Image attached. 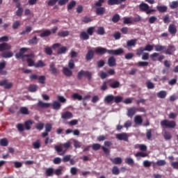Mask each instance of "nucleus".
Masks as SVG:
<instances>
[{"instance_id": "f257e3e1", "label": "nucleus", "mask_w": 178, "mask_h": 178, "mask_svg": "<svg viewBox=\"0 0 178 178\" xmlns=\"http://www.w3.org/2000/svg\"><path fill=\"white\" fill-rule=\"evenodd\" d=\"M29 51V48L22 47L19 49V51L15 54L16 59H23V58H27L26 62L28 63V66L31 67L33 66H35V63H34L33 58H35L34 54H24L26 52Z\"/></svg>"}, {"instance_id": "f03ea898", "label": "nucleus", "mask_w": 178, "mask_h": 178, "mask_svg": "<svg viewBox=\"0 0 178 178\" xmlns=\"http://www.w3.org/2000/svg\"><path fill=\"white\" fill-rule=\"evenodd\" d=\"M95 53L97 54V55H105V54L107 53L109 55H115L117 56H119L122 54H124V50H123L122 48H119L115 50H113V49L108 50L106 48L97 47L95 49Z\"/></svg>"}, {"instance_id": "7ed1b4c3", "label": "nucleus", "mask_w": 178, "mask_h": 178, "mask_svg": "<svg viewBox=\"0 0 178 178\" xmlns=\"http://www.w3.org/2000/svg\"><path fill=\"white\" fill-rule=\"evenodd\" d=\"M154 49L157 52H165V55H173L176 51V47L173 44H170L166 49V46L156 44L154 45Z\"/></svg>"}, {"instance_id": "20e7f679", "label": "nucleus", "mask_w": 178, "mask_h": 178, "mask_svg": "<svg viewBox=\"0 0 178 178\" xmlns=\"http://www.w3.org/2000/svg\"><path fill=\"white\" fill-rule=\"evenodd\" d=\"M70 147H72V143L68 141L65 143H60L58 145H55L54 149L58 155L62 156L67 152V149H69Z\"/></svg>"}, {"instance_id": "39448f33", "label": "nucleus", "mask_w": 178, "mask_h": 178, "mask_svg": "<svg viewBox=\"0 0 178 178\" xmlns=\"http://www.w3.org/2000/svg\"><path fill=\"white\" fill-rule=\"evenodd\" d=\"M34 124V122L31 120H28L24 122V125L23 124H17V129L19 133H23L25 130H31V126Z\"/></svg>"}, {"instance_id": "423d86ee", "label": "nucleus", "mask_w": 178, "mask_h": 178, "mask_svg": "<svg viewBox=\"0 0 178 178\" xmlns=\"http://www.w3.org/2000/svg\"><path fill=\"white\" fill-rule=\"evenodd\" d=\"M83 77H86L88 81H90L91 79H92V73H91L90 71L81 70L78 72L76 79L77 80H83Z\"/></svg>"}, {"instance_id": "0eeeda50", "label": "nucleus", "mask_w": 178, "mask_h": 178, "mask_svg": "<svg viewBox=\"0 0 178 178\" xmlns=\"http://www.w3.org/2000/svg\"><path fill=\"white\" fill-rule=\"evenodd\" d=\"M161 126L163 129H175L176 127V121L163 120L161 122Z\"/></svg>"}, {"instance_id": "6e6552de", "label": "nucleus", "mask_w": 178, "mask_h": 178, "mask_svg": "<svg viewBox=\"0 0 178 178\" xmlns=\"http://www.w3.org/2000/svg\"><path fill=\"white\" fill-rule=\"evenodd\" d=\"M139 8L141 12H145L146 15H151V13L156 12L155 9H149V6L145 3H141L139 5Z\"/></svg>"}, {"instance_id": "1a4fd4ad", "label": "nucleus", "mask_w": 178, "mask_h": 178, "mask_svg": "<svg viewBox=\"0 0 178 178\" xmlns=\"http://www.w3.org/2000/svg\"><path fill=\"white\" fill-rule=\"evenodd\" d=\"M137 112H143V110H140V108H138L137 107H131L127 109V117L131 118L132 116H134L135 113H137Z\"/></svg>"}, {"instance_id": "9d476101", "label": "nucleus", "mask_w": 178, "mask_h": 178, "mask_svg": "<svg viewBox=\"0 0 178 178\" xmlns=\"http://www.w3.org/2000/svg\"><path fill=\"white\" fill-rule=\"evenodd\" d=\"M44 129H45L44 132L42 133V137L43 138H45V137H47V136H48V134L51 133V131H52V124L47 123L44 125Z\"/></svg>"}, {"instance_id": "9b49d317", "label": "nucleus", "mask_w": 178, "mask_h": 178, "mask_svg": "<svg viewBox=\"0 0 178 178\" xmlns=\"http://www.w3.org/2000/svg\"><path fill=\"white\" fill-rule=\"evenodd\" d=\"M1 87H4L5 90H10L13 87V83H8V79L0 81Z\"/></svg>"}, {"instance_id": "f8f14e48", "label": "nucleus", "mask_w": 178, "mask_h": 178, "mask_svg": "<svg viewBox=\"0 0 178 178\" xmlns=\"http://www.w3.org/2000/svg\"><path fill=\"white\" fill-rule=\"evenodd\" d=\"M116 138L120 140V141H129V136L126 133L117 134Z\"/></svg>"}, {"instance_id": "ddd939ff", "label": "nucleus", "mask_w": 178, "mask_h": 178, "mask_svg": "<svg viewBox=\"0 0 178 178\" xmlns=\"http://www.w3.org/2000/svg\"><path fill=\"white\" fill-rule=\"evenodd\" d=\"M12 49V46L10 44L3 42L0 44V52H3L4 51H9Z\"/></svg>"}, {"instance_id": "4468645a", "label": "nucleus", "mask_w": 178, "mask_h": 178, "mask_svg": "<svg viewBox=\"0 0 178 178\" xmlns=\"http://www.w3.org/2000/svg\"><path fill=\"white\" fill-rule=\"evenodd\" d=\"M107 65L109 66V67H114V66H116L117 63L115 56H112L108 58Z\"/></svg>"}, {"instance_id": "2eb2a0df", "label": "nucleus", "mask_w": 178, "mask_h": 178, "mask_svg": "<svg viewBox=\"0 0 178 178\" xmlns=\"http://www.w3.org/2000/svg\"><path fill=\"white\" fill-rule=\"evenodd\" d=\"M168 32L171 35H176V33H177V28L175 25V24H170L168 26Z\"/></svg>"}, {"instance_id": "dca6fc26", "label": "nucleus", "mask_w": 178, "mask_h": 178, "mask_svg": "<svg viewBox=\"0 0 178 178\" xmlns=\"http://www.w3.org/2000/svg\"><path fill=\"white\" fill-rule=\"evenodd\" d=\"M63 73L64 76H66V77H72L73 76V71L67 67H64L63 68Z\"/></svg>"}, {"instance_id": "f3484780", "label": "nucleus", "mask_w": 178, "mask_h": 178, "mask_svg": "<svg viewBox=\"0 0 178 178\" xmlns=\"http://www.w3.org/2000/svg\"><path fill=\"white\" fill-rule=\"evenodd\" d=\"M72 118H73V113L70 111H65L61 114V119L64 120L72 119Z\"/></svg>"}, {"instance_id": "a211bd4d", "label": "nucleus", "mask_w": 178, "mask_h": 178, "mask_svg": "<svg viewBox=\"0 0 178 178\" xmlns=\"http://www.w3.org/2000/svg\"><path fill=\"white\" fill-rule=\"evenodd\" d=\"M134 122L137 126L143 124V117L140 115H136L134 118Z\"/></svg>"}, {"instance_id": "6ab92c4d", "label": "nucleus", "mask_w": 178, "mask_h": 178, "mask_svg": "<svg viewBox=\"0 0 178 178\" xmlns=\"http://www.w3.org/2000/svg\"><path fill=\"white\" fill-rule=\"evenodd\" d=\"M37 106L38 108H41L42 109H45L47 108H49V106H51V104L45 103L41 100H39L38 102L37 103Z\"/></svg>"}, {"instance_id": "aec40b11", "label": "nucleus", "mask_w": 178, "mask_h": 178, "mask_svg": "<svg viewBox=\"0 0 178 178\" xmlns=\"http://www.w3.org/2000/svg\"><path fill=\"white\" fill-rule=\"evenodd\" d=\"M137 45V39H131L127 42V48L130 49L131 47H136Z\"/></svg>"}, {"instance_id": "412c9836", "label": "nucleus", "mask_w": 178, "mask_h": 178, "mask_svg": "<svg viewBox=\"0 0 178 178\" xmlns=\"http://www.w3.org/2000/svg\"><path fill=\"white\" fill-rule=\"evenodd\" d=\"M1 56L4 59H8L13 56V52L9 51H3V53H1Z\"/></svg>"}, {"instance_id": "4be33fe9", "label": "nucleus", "mask_w": 178, "mask_h": 178, "mask_svg": "<svg viewBox=\"0 0 178 178\" xmlns=\"http://www.w3.org/2000/svg\"><path fill=\"white\" fill-rule=\"evenodd\" d=\"M105 12H106L105 7H97L96 8V15H97V16H102Z\"/></svg>"}, {"instance_id": "5701e85b", "label": "nucleus", "mask_w": 178, "mask_h": 178, "mask_svg": "<svg viewBox=\"0 0 178 178\" xmlns=\"http://www.w3.org/2000/svg\"><path fill=\"white\" fill-rule=\"evenodd\" d=\"M94 58V51L89 49L86 55V59L88 62Z\"/></svg>"}, {"instance_id": "b1692460", "label": "nucleus", "mask_w": 178, "mask_h": 178, "mask_svg": "<svg viewBox=\"0 0 178 178\" xmlns=\"http://www.w3.org/2000/svg\"><path fill=\"white\" fill-rule=\"evenodd\" d=\"M49 72H51V74H56L58 73V69L55 67V63H51L49 65Z\"/></svg>"}, {"instance_id": "393cba45", "label": "nucleus", "mask_w": 178, "mask_h": 178, "mask_svg": "<svg viewBox=\"0 0 178 178\" xmlns=\"http://www.w3.org/2000/svg\"><path fill=\"white\" fill-rule=\"evenodd\" d=\"M115 99V96L113 95H108L104 98V102L107 104H111L113 101Z\"/></svg>"}, {"instance_id": "a878e982", "label": "nucleus", "mask_w": 178, "mask_h": 178, "mask_svg": "<svg viewBox=\"0 0 178 178\" xmlns=\"http://www.w3.org/2000/svg\"><path fill=\"white\" fill-rule=\"evenodd\" d=\"M110 161L113 163V165H121L122 160L120 157H115L114 159H111Z\"/></svg>"}, {"instance_id": "bb28decb", "label": "nucleus", "mask_w": 178, "mask_h": 178, "mask_svg": "<svg viewBox=\"0 0 178 178\" xmlns=\"http://www.w3.org/2000/svg\"><path fill=\"white\" fill-rule=\"evenodd\" d=\"M109 87L113 89L119 88V87H120V82L118 81H115L114 82H112L109 84Z\"/></svg>"}, {"instance_id": "cd10ccee", "label": "nucleus", "mask_w": 178, "mask_h": 178, "mask_svg": "<svg viewBox=\"0 0 178 178\" xmlns=\"http://www.w3.org/2000/svg\"><path fill=\"white\" fill-rule=\"evenodd\" d=\"M164 139L166 141H168L169 140H172V134L170 131H165L163 134Z\"/></svg>"}, {"instance_id": "c85d7f7f", "label": "nucleus", "mask_w": 178, "mask_h": 178, "mask_svg": "<svg viewBox=\"0 0 178 178\" xmlns=\"http://www.w3.org/2000/svg\"><path fill=\"white\" fill-rule=\"evenodd\" d=\"M37 90H38V86H37L35 84L30 85L28 88V91H29V92H35Z\"/></svg>"}, {"instance_id": "c756f323", "label": "nucleus", "mask_w": 178, "mask_h": 178, "mask_svg": "<svg viewBox=\"0 0 178 178\" xmlns=\"http://www.w3.org/2000/svg\"><path fill=\"white\" fill-rule=\"evenodd\" d=\"M30 45H37L38 44V38L37 36L33 37L32 39L28 41Z\"/></svg>"}, {"instance_id": "7c9ffc66", "label": "nucleus", "mask_w": 178, "mask_h": 178, "mask_svg": "<svg viewBox=\"0 0 178 178\" xmlns=\"http://www.w3.org/2000/svg\"><path fill=\"white\" fill-rule=\"evenodd\" d=\"M156 9L160 13H165L168 10V7L166 6H159Z\"/></svg>"}, {"instance_id": "2f4dec72", "label": "nucleus", "mask_w": 178, "mask_h": 178, "mask_svg": "<svg viewBox=\"0 0 178 178\" xmlns=\"http://www.w3.org/2000/svg\"><path fill=\"white\" fill-rule=\"evenodd\" d=\"M165 165H166V161L158 160L156 163L153 164V166H165Z\"/></svg>"}, {"instance_id": "473e14b6", "label": "nucleus", "mask_w": 178, "mask_h": 178, "mask_svg": "<svg viewBox=\"0 0 178 178\" xmlns=\"http://www.w3.org/2000/svg\"><path fill=\"white\" fill-rule=\"evenodd\" d=\"M72 98L74 100H77V101H82L83 100V96H81V95H79V93H74L72 95Z\"/></svg>"}, {"instance_id": "72a5a7b5", "label": "nucleus", "mask_w": 178, "mask_h": 178, "mask_svg": "<svg viewBox=\"0 0 178 178\" xmlns=\"http://www.w3.org/2000/svg\"><path fill=\"white\" fill-rule=\"evenodd\" d=\"M67 51V47L63 46L57 50V54L58 55H62V54H66Z\"/></svg>"}, {"instance_id": "f704fd0d", "label": "nucleus", "mask_w": 178, "mask_h": 178, "mask_svg": "<svg viewBox=\"0 0 178 178\" xmlns=\"http://www.w3.org/2000/svg\"><path fill=\"white\" fill-rule=\"evenodd\" d=\"M32 145L35 149L41 148V140H37L35 142L32 143Z\"/></svg>"}, {"instance_id": "c9c22d12", "label": "nucleus", "mask_w": 178, "mask_h": 178, "mask_svg": "<svg viewBox=\"0 0 178 178\" xmlns=\"http://www.w3.org/2000/svg\"><path fill=\"white\" fill-rule=\"evenodd\" d=\"M166 95H167V93H166V91H165V90L159 91L157 93L158 98H161V99L166 98Z\"/></svg>"}, {"instance_id": "e433bc0d", "label": "nucleus", "mask_w": 178, "mask_h": 178, "mask_svg": "<svg viewBox=\"0 0 178 178\" xmlns=\"http://www.w3.org/2000/svg\"><path fill=\"white\" fill-rule=\"evenodd\" d=\"M61 104L58 101H54L52 104V108L53 109L58 111V109H60Z\"/></svg>"}, {"instance_id": "4c0bfd02", "label": "nucleus", "mask_w": 178, "mask_h": 178, "mask_svg": "<svg viewBox=\"0 0 178 178\" xmlns=\"http://www.w3.org/2000/svg\"><path fill=\"white\" fill-rule=\"evenodd\" d=\"M46 176H47L48 177H51V176H54V168H49L46 170Z\"/></svg>"}, {"instance_id": "58836bf2", "label": "nucleus", "mask_w": 178, "mask_h": 178, "mask_svg": "<svg viewBox=\"0 0 178 178\" xmlns=\"http://www.w3.org/2000/svg\"><path fill=\"white\" fill-rule=\"evenodd\" d=\"M51 32L49 30H46L44 31H43L42 33H40V37H41L42 38H44V37H49V35H51Z\"/></svg>"}, {"instance_id": "ea45409f", "label": "nucleus", "mask_w": 178, "mask_h": 178, "mask_svg": "<svg viewBox=\"0 0 178 178\" xmlns=\"http://www.w3.org/2000/svg\"><path fill=\"white\" fill-rule=\"evenodd\" d=\"M80 37H81V40H88L90 38L89 35L87 33L84 32V31L81 33Z\"/></svg>"}, {"instance_id": "a19ab883", "label": "nucleus", "mask_w": 178, "mask_h": 178, "mask_svg": "<svg viewBox=\"0 0 178 178\" xmlns=\"http://www.w3.org/2000/svg\"><path fill=\"white\" fill-rule=\"evenodd\" d=\"M8 144L9 142H8V139L2 138L0 140V145H1V147H8Z\"/></svg>"}, {"instance_id": "79ce46f5", "label": "nucleus", "mask_w": 178, "mask_h": 178, "mask_svg": "<svg viewBox=\"0 0 178 178\" xmlns=\"http://www.w3.org/2000/svg\"><path fill=\"white\" fill-rule=\"evenodd\" d=\"M58 37H67L69 35V31H63L61 32L58 33Z\"/></svg>"}, {"instance_id": "37998d69", "label": "nucleus", "mask_w": 178, "mask_h": 178, "mask_svg": "<svg viewBox=\"0 0 178 178\" xmlns=\"http://www.w3.org/2000/svg\"><path fill=\"white\" fill-rule=\"evenodd\" d=\"M45 67V63L41 60H39L36 63H35V67Z\"/></svg>"}, {"instance_id": "c03bdc74", "label": "nucleus", "mask_w": 178, "mask_h": 178, "mask_svg": "<svg viewBox=\"0 0 178 178\" xmlns=\"http://www.w3.org/2000/svg\"><path fill=\"white\" fill-rule=\"evenodd\" d=\"M112 173L115 176H118V175H120V170H119V168H118V166L113 167Z\"/></svg>"}, {"instance_id": "a18cd8bd", "label": "nucleus", "mask_w": 178, "mask_h": 178, "mask_svg": "<svg viewBox=\"0 0 178 178\" xmlns=\"http://www.w3.org/2000/svg\"><path fill=\"white\" fill-rule=\"evenodd\" d=\"M33 30V28L31 26H26V30L23 31L20 33V35H24V34H29L31 31Z\"/></svg>"}, {"instance_id": "49530a36", "label": "nucleus", "mask_w": 178, "mask_h": 178, "mask_svg": "<svg viewBox=\"0 0 178 178\" xmlns=\"http://www.w3.org/2000/svg\"><path fill=\"white\" fill-rule=\"evenodd\" d=\"M120 20V15L119 14H115L112 17V22L113 23H118Z\"/></svg>"}, {"instance_id": "de8ad7c7", "label": "nucleus", "mask_w": 178, "mask_h": 178, "mask_svg": "<svg viewBox=\"0 0 178 178\" xmlns=\"http://www.w3.org/2000/svg\"><path fill=\"white\" fill-rule=\"evenodd\" d=\"M99 76L102 80H104V79H106V77H108V73L104 71H100L99 72Z\"/></svg>"}, {"instance_id": "09e8293b", "label": "nucleus", "mask_w": 178, "mask_h": 178, "mask_svg": "<svg viewBox=\"0 0 178 178\" xmlns=\"http://www.w3.org/2000/svg\"><path fill=\"white\" fill-rule=\"evenodd\" d=\"M19 112L22 115H29V108H27V107H21L19 109Z\"/></svg>"}, {"instance_id": "8fccbe9b", "label": "nucleus", "mask_w": 178, "mask_h": 178, "mask_svg": "<svg viewBox=\"0 0 178 178\" xmlns=\"http://www.w3.org/2000/svg\"><path fill=\"white\" fill-rule=\"evenodd\" d=\"M97 34H98L99 35H104V34H105V29H104V27H99L97 31Z\"/></svg>"}, {"instance_id": "3c124183", "label": "nucleus", "mask_w": 178, "mask_h": 178, "mask_svg": "<svg viewBox=\"0 0 178 178\" xmlns=\"http://www.w3.org/2000/svg\"><path fill=\"white\" fill-rule=\"evenodd\" d=\"M146 87L148 88V90H152L155 88V85H154L152 82L148 81L146 82Z\"/></svg>"}, {"instance_id": "603ef678", "label": "nucleus", "mask_w": 178, "mask_h": 178, "mask_svg": "<svg viewBox=\"0 0 178 178\" xmlns=\"http://www.w3.org/2000/svg\"><path fill=\"white\" fill-rule=\"evenodd\" d=\"M35 129L37 130H39V131H41V130H44V123L39 122L36 124Z\"/></svg>"}, {"instance_id": "864d4df0", "label": "nucleus", "mask_w": 178, "mask_h": 178, "mask_svg": "<svg viewBox=\"0 0 178 178\" xmlns=\"http://www.w3.org/2000/svg\"><path fill=\"white\" fill-rule=\"evenodd\" d=\"M44 52L46 55H49V56H51L53 54L52 49L49 47H46L44 48Z\"/></svg>"}, {"instance_id": "5fc2aeb1", "label": "nucleus", "mask_w": 178, "mask_h": 178, "mask_svg": "<svg viewBox=\"0 0 178 178\" xmlns=\"http://www.w3.org/2000/svg\"><path fill=\"white\" fill-rule=\"evenodd\" d=\"M92 148L93 151H98L99 149H101V144L94 143L92 145Z\"/></svg>"}, {"instance_id": "6e6d98bb", "label": "nucleus", "mask_w": 178, "mask_h": 178, "mask_svg": "<svg viewBox=\"0 0 178 178\" xmlns=\"http://www.w3.org/2000/svg\"><path fill=\"white\" fill-rule=\"evenodd\" d=\"M74 6H76V1H72L70 2L67 5L68 10L73 9L74 8Z\"/></svg>"}, {"instance_id": "4d7b16f0", "label": "nucleus", "mask_w": 178, "mask_h": 178, "mask_svg": "<svg viewBox=\"0 0 178 178\" xmlns=\"http://www.w3.org/2000/svg\"><path fill=\"white\" fill-rule=\"evenodd\" d=\"M38 83H40V84H45V80H46L45 76H44V75L40 76L38 78Z\"/></svg>"}, {"instance_id": "13d9d810", "label": "nucleus", "mask_w": 178, "mask_h": 178, "mask_svg": "<svg viewBox=\"0 0 178 178\" xmlns=\"http://www.w3.org/2000/svg\"><path fill=\"white\" fill-rule=\"evenodd\" d=\"M144 51H145L144 49V47H140L139 49H136L137 56H141V55H143V54L144 53Z\"/></svg>"}, {"instance_id": "bf43d9fd", "label": "nucleus", "mask_w": 178, "mask_h": 178, "mask_svg": "<svg viewBox=\"0 0 178 178\" xmlns=\"http://www.w3.org/2000/svg\"><path fill=\"white\" fill-rule=\"evenodd\" d=\"M122 101L123 97L120 96H114V102H115V104H120V102H122Z\"/></svg>"}, {"instance_id": "052dcab7", "label": "nucleus", "mask_w": 178, "mask_h": 178, "mask_svg": "<svg viewBox=\"0 0 178 178\" xmlns=\"http://www.w3.org/2000/svg\"><path fill=\"white\" fill-rule=\"evenodd\" d=\"M158 20V18H156V17L155 16H151L149 19L148 22L149 23V24H154V23H155V22Z\"/></svg>"}, {"instance_id": "680f3d73", "label": "nucleus", "mask_w": 178, "mask_h": 178, "mask_svg": "<svg viewBox=\"0 0 178 178\" xmlns=\"http://www.w3.org/2000/svg\"><path fill=\"white\" fill-rule=\"evenodd\" d=\"M135 156H141L142 158H145V156H148V154L147 153H144L142 152H138L136 154Z\"/></svg>"}, {"instance_id": "e2e57ef3", "label": "nucleus", "mask_w": 178, "mask_h": 178, "mask_svg": "<svg viewBox=\"0 0 178 178\" xmlns=\"http://www.w3.org/2000/svg\"><path fill=\"white\" fill-rule=\"evenodd\" d=\"M68 67L72 70V69H74V60L71 59L68 62Z\"/></svg>"}, {"instance_id": "0e129e2a", "label": "nucleus", "mask_w": 178, "mask_h": 178, "mask_svg": "<svg viewBox=\"0 0 178 178\" xmlns=\"http://www.w3.org/2000/svg\"><path fill=\"white\" fill-rule=\"evenodd\" d=\"M144 49H145V51H147L148 52H151V51L154 50V45L147 44L145 47Z\"/></svg>"}, {"instance_id": "69168bd1", "label": "nucleus", "mask_w": 178, "mask_h": 178, "mask_svg": "<svg viewBox=\"0 0 178 178\" xmlns=\"http://www.w3.org/2000/svg\"><path fill=\"white\" fill-rule=\"evenodd\" d=\"M125 163H127V165H134V160L131 158H127L125 159Z\"/></svg>"}, {"instance_id": "338daca9", "label": "nucleus", "mask_w": 178, "mask_h": 178, "mask_svg": "<svg viewBox=\"0 0 178 178\" xmlns=\"http://www.w3.org/2000/svg\"><path fill=\"white\" fill-rule=\"evenodd\" d=\"M77 172H78L77 168L72 167L70 168V173L71 175H72V176H76V175H77Z\"/></svg>"}, {"instance_id": "774afa93", "label": "nucleus", "mask_w": 178, "mask_h": 178, "mask_svg": "<svg viewBox=\"0 0 178 178\" xmlns=\"http://www.w3.org/2000/svg\"><path fill=\"white\" fill-rule=\"evenodd\" d=\"M171 9H176L178 8V1H172L170 6Z\"/></svg>"}]
</instances>
